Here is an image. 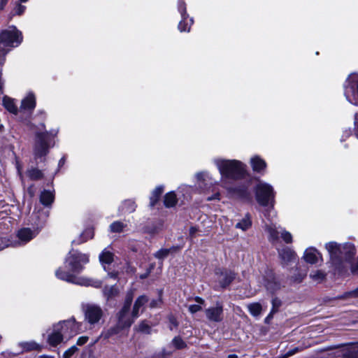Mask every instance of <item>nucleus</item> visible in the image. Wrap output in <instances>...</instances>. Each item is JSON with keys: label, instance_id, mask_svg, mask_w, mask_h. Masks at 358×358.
<instances>
[{"label": "nucleus", "instance_id": "nucleus-1", "mask_svg": "<svg viewBox=\"0 0 358 358\" xmlns=\"http://www.w3.org/2000/svg\"><path fill=\"white\" fill-rule=\"evenodd\" d=\"M213 162L221 175L222 186L238 198L248 199L250 192L247 187H233L230 184L231 180L245 177L247 173L246 165L235 159H215Z\"/></svg>", "mask_w": 358, "mask_h": 358}, {"label": "nucleus", "instance_id": "nucleus-2", "mask_svg": "<svg viewBox=\"0 0 358 358\" xmlns=\"http://www.w3.org/2000/svg\"><path fill=\"white\" fill-rule=\"evenodd\" d=\"M325 247L335 269L341 273L346 272L356 255L355 245L350 243L341 245L336 242H329Z\"/></svg>", "mask_w": 358, "mask_h": 358}, {"label": "nucleus", "instance_id": "nucleus-3", "mask_svg": "<svg viewBox=\"0 0 358 358\" xmlns=\"http://www.w3.org/2000/svg\"><path fill=\"white\" fill-rule=\"evenodd\" d=\"M23 40L22 32L16 27L10 26L0 33V64H3L6 54L19 46Z\"/></svg>", "mask_w": 358, "mask_h": 358}, {"label": "nucleus", "instance_id": "nucleus-4", "mask_svg": "<svg viewBox=\"0 0 358 358\" xmlns=\"http://www.w3.org/2000/svg\"><path fill=\"white\" fill-rule=\"evenodd\" d=\"M133 301V291L127 294L124 306L118 313V322L117 327H112L107 331L106 336L107 338L116 334L120 329L129 327L136 317H134L132 313L130 314V307Z\"/></svg>", "mask_w": 358, "mask_h": 358}, {"label": "nucleus", "instance_id": "nucleus-5", "mask_svg": "<svg viewBox=\"0 0 358 358\" xmlns=\"http://www.w3.org/2000/svg\"><path fill=\"white\" fill-rule=\"evenodd\" d=\"M57 133L58 129L36 132V143L34 150L36 159L41 158L48 153L50 148L54 145L51 138L57 136Z\"/></svg>", "mask_w": 358, "mask_h": 358}, {"label": "nucleus", "instance_id": "nucleus-6", "mask_svg": "<svg viewBox=\"0 0 358 358\" xmlns=\"http://www.w3.org/2000/svg\"><path fill=\"white\" fill-rule=\"evenodd\" d=\"M55 275L57 278L81 286H91L95 288L101 287L102 282L99 280L86 278L84 276H77L71 273L64 271L62 268H58Z\"/></svg>", "mask_w": 358, "mask_h": 358}, {"label": "nucleus", "instance_id": "nucleus-7", "mask_svg": "<svg viewBox=\"0 0 358 358\" xmlns=\"http://www.w3.org/2000/svg\"><path fill=\"white\" fill-rule=\"evenodd\" d=\"M256 199L258 203L264 207L273 208L275 193L273 187L264 182H259L255 188Z\"/></svg>", "mask_w": 358, "mask_h": 358}, {"label": "nucleus", "instance_id": "nucleus-8", "mask_svg": "<svg viewBox=\"0 0 358 358\" xmlns=\"http://www.w3.org/2000/svg\"><path fill=\"white\" fill-rule=\"evenodd\" d=\"M344 96L346 100L355 106H358V74L349 75L343 84Z\"/></svg>", "mask_w": 358, "mask_h": 358}, {"label": "nucleus", "instance_id": "nucleus-9", "mask_svg": "<svg viewBox=\"0 0 358 358\" xmlns=\"http://www.w3.org/2000/svg\"><path fill=\"white\" fill-rule=\"evenodd\" d=\"M89 262V256L78 251L70 252L66 258L65 267L72 273H80L83 269V264Z\"/></svg>", "mask_w": 358, "mask_h": 358}, {"label": "nucleus", "instance_id": "nucleus-10", "mask_svg": "<svg viewBox=\"0 0 358 358\" xmlns=\"http://www.w3.org/2000/svg\"><path fill=\"white\" fill-rule=\"evenodd\" d=\"M55 326L61 327L59 331L64 334V338L66 341L69 340L81 331V324L77 322L74 317L61 321L55 324Z\"/></svg>", "mask_w": 358, "mask_h": 358}, {"label": "nucleus", "instance_id": "nucleus-11", "mask_svg": "<svg viewBox=\"0 0 358 358\" xmlns=\"http://www.w3.org/2000/svg\"><path fill=\"white\" fill-rule=\"evenodd\" d=\"M178 10L182 18L178 24V29L181 32H189L194 20L193 18H189V15L186 12V3L184 0H178Z\"/></svg>", "mask_w": 358, "mask_h": 358}, {"label": "nucleus", "instance_id": "nucleus-12", "mask_svg": "<svg viewBox=\"0 0 358 358\" xmlns=\"http://www.w3.org/2000/svg\"><path fill=\"white\" fill-rule=\"evenodd\" d=\"M103 316V310L99 306L90 304L85 310L86 321L91 325H94L100 321Z\"/></svg>", "mask_w": 358, "mask_h": 358}, {"label": "nucleus", "instance_id": "nucleus-13", "mask_svg": "<svg viewBox=\"0 0 358 358\" xmlns=\"http://www.w3.org/2000/svg\"><path fill=\"white\" fill-rule=\"evenodd\" d=\"M206 318L210 322H220L223 320V306L217 302L215 306L209 307L205 310Z\"/></svg>", "mask_w": 358, "mask_h": 358}, {"label": "nucleus", "instance_id": "nucleus-14", "mask_svg": "<svg viewBox=\"0 0 358 358\" xmlns=\"http://www.w3.org/2000/svg\"><path fill=\"white\" fill-rule=\"evenodd\" d=\"M17 345L20 348V350L17 352V354L33 350L40 351L41 350V345L34 341L20 342ZM16 355L17 353L15 354L8 352L2 353V355L6 358H13Z\"/></svg>", "mask_w": 358, "mask_h": 358}, {"label": "nucleus", "instance_id": "nucleus-15", "mask_svg": "<svg viewBox=\"0 0 358 358\" xmlns=\"http://www.w3.org/2000/svg\"><path fill=\"white\" fill-rule=\"evenodd\" d=\"M197 185L203 192L207 191L210 187L217 184L208 172L203 171L196 174Z\"/></svg>", "mask_w": 358, "mask_h": 358}, {"label": "nucleus", "instance_id": "nucleus-16", "mask_svg": "<svg viewBox=\"0 0 358 358\" xmlns=\"http://www.w3.org/2000/svg\"><path fill=\"white\" fill-rule=\"evenodd\" d=\"M278 255L282 267H286L296 260L295 252L289 248L278 250Z\"/></svg>", "mask_w": 358, "mask_h": 358}, {"label": "nucleus", "instance_id": "nucleus-17", "mask_svg": "<svg viewBox=\"0 0 358 358\" xmlns=\"http://www.w3.org/2000/svg\"><path fill=\"white\" fill-rule=\"evenodd\" d=\"M217 279L220 285L222 288H225L235 279L236 274L234 272L229 270L218 269L216 273Z\"/></svg>", "mask_w": 358, "mask_h": 358}, {"label": "nucleus", "instance_id": "nucleus-18", "mask_svg": "<svg viewBox=\"0 0 358 358\" xmlns=\"http://www.w3.org/2000/svg\"><path fill=\"white\" fill-rule=\"evenodd\" d=\"M38 233L37 229L22 228L17 231V236L19 239V245H24L33 239Z\"/></svg>", "mask_w": 358, "mask_h": 358}, {"label": "nucleus", "instance_id": "nucleus-19", "mask_svg": "<svg viewBox=\"0 0 358 358\" xmlns=\"http://www.w3.org/2000/svg\"><path fill=\"white\" fill-rule=\"evenodd\" d=\"M60 329L59 326H55V324L52 326V332L48 336V342L50 345L56 346L64 341L65 338H64V334L59 331Z\"/></svg>", "mask_w": 358, "mask_h": 358}, {"label": "nucleus", "instance_id": "nucleus-20", "mask_svg": "<svg viewBox=\"0 0 358 358\" xmlns=\"http://www.w3.org/2000/svg\"><path fill=\"white\" fill-rule=\"evenodd\" d=\"M148 301V298L145 295H141L136 299L132 309V315L134 317H138L140 315V313L143 311L145 305Z\"/></svg>", "mask_w": 358, "mask_h": 358}, {"label": "nucleus", "instance_id": "nucleus-21", "mask_svg": "<svg viewBox=\"0 0 358 358\" xmlns=\"http://www.w3.org/2000/svg\"><path fill=\"white\" fill-rule=\"evenodd\" d=\"M304 260L309 264H316L320 259H322L320 253L315 248H307L303 254Z\"/></svg>", "mask_w": 358, "mask_h": 358}, {"label": "nucleus", "instance_id": "nucleus-22", "mask_svg": "<svg viewBox=\"0 0 358 358\" xmlns=\"http://www.w3.org/2000/svg\"><path fill=\"white\" fill-rule=\"evenodd\" d=\"M250 165L255 172L259 173H264L266 168V162L257 155L251 157Z\"/></svg>", "mask_w": 358, "mask_h": 358}, {"label": "nucleus", "instance_id": "nucleus-23", "mask_svg": "<svg viewBox=\"0 0 358 358\" xmlns=\"http://www.w3.org/2000/svg\"><path fill=\"white\" fill-rule=\"evenodd\" d=\"M36 106V98L32 92L27 94L21 102L20 108L24 110H33Z\"/></svg>", "mask_w": 358, "mask_h": 358}, {"label": "nucleus", "instance_id": "nucleus-24", "mask_svg": "<svg viewBox=\"0 0 358 358\" xmlns=\"http://www.w3.org/2000/svg\"><path fill=\"white\" fill-rule=\"evenodd\" d=\"M281 228L277 227L275 224H271L266 225V231L268 234V239L271 242H277L279 239V234H280Z\"/></svg>", "mask_w": 358, "mask_h": 358}, {"label": "nucleus", "instance_id": "nucleus-25", "mask_svg": "<svg viewBox=\"0 0 358 358\" xmlns=\"http://www.w3.org/2000/svg\"><path fill=\"white\" fill-rule=\"evenodd\" d=\"M3 105L5 108L9 111L10 113L16 115L18 112V108L17 107L15 99L8 96H4L3 98Z\"/></svg>", "mask_w": 358, "mask_h": 358}, {"label": "nucleus", "instance_id": "nucleus-26", "mask_svg": "<svg viewBox=\"0 0 358 358\" xmlns=\"http://www.w3.org/2000/svg\"><path fill=\"white\" fill-rule=\"evenodd\" d=\"M113 254L109 251L107 248L104 249L99 255V261L104 269H106V265H109L113 262Z\"/></svg>", "mask_w": 358, "mask_h": 358}, {"label": "nucleus", "instance_id": "nucleus-27", "mask_svg": "<svg viewBox=\"0 0 358 358\" xmlns=\"http://www.w3.org/2000/svg\"><path fill=\"white\" fill-rule=\"evenodd\" d=\"M55 196L53 193L49 190L43 191L40 195V201L45 206H50L53 202Z\"/></svg>", "mask_w": 358, "mask_h": 358}, {"label": "nucleus", "instance_id": "nucleus-28", "mask_svg": "<svg viewBox=\"0 0 358 358\" xmlns=\"http://www.w3.org/2000/svg\"><path fill=\"white\" fill-rule=\"evenodd\" d=\"M343 358H358V343L349 345L343 354Z\"/></svg>", "mask_w": 358, "mask_h": 358}, {"label": "nucleus", "instance_id": "nucleus-29", "mask_svg": "<svg viewBox=\"0 0 358 358\" xmlns=\"http://www.w3.org/2000/svg\"><path fill=\"white\" fill-rule=\"evenodd\" d=\"M94 237V231L92 229H85L83 233L80 235V236L76 239L73 240V243L75 244H80L87 241L89 239H92Z\"/></svg>", "mask_w": 358, "mask_h": 358}, {"label": "nucleus", "instance_id": "nucleus-30", "mask_svg": "<svg viewBox=\"0 0 358 358\" xmlns=\"http://www.w3.org/2000/svg\"><path fill=\"white\" fill-rule=\"evenodd\" d=\"M251 225L252 221L250 220V217L249 215H246L240 222L236 223L235 227L244 231L250 228Z\"/></svg>", "mask_w": 358, "mask_h": 358}, {"label": "nucleus", "instance_id": "nucleus-31", "mask_svg": "<svg viewBox=\"0 0 358 358\" xmlns=\"http://www.w3.org/2000/svg\"><path fill=\"white\" fill-rule=\"evenodd\" d=\"M163 191L164 187L162 186H158L152 191L150 197V205L151 206H154L157 203Z\"/></svg>", "mask_w": 358, "mask_h": 358}, {"label": "nucleus", "instance_id": "nucleus-32", "mask_svg": "<svg viewBox=\"0 0 358 358\" xmlns=\"http://www.w3.org/2000/svg\"><path fill=\"white\" fill-rule=\"evenodd\" d=\"M164 205L167 208L174 206L177 203L176 195L174 192H170L164 196Z\"/></svg>", "mask_w": 358, "mask_h": 358}, {"label": "nucleus", "instance_id": "nucleus-33", "mask_svg": "<svg viewBox=\"0 0 358 358\" xmlns=\"http://www.w3.org/2000/svg\"><path fill=\"white\" fill-rule=\"evenodd\" d=\"M247 307L250 313L254 317H258L262 313V306L259 303H249Z\"/></svg>", "mask_w": 358, "mask_h": 358}, {"label": "nucleus", "instance_id": "nucleus-34", "mask_svg": "<svg viewBox=\"0 0 358 358\" xmlns=\"http://www.w3.org/2000/svg\"><path fill=\"white\" fill-rule=\"evenodd\" d=\"M194 300L198 304L190 305L188 307L189 311L192 314L201 310H202L201 305H203L205 303L204 300L199 296L195 297Z\"/></svg>", "mask_w": 358, "mask_h": 358}, {"label": "nucleus", "instance_id": "nucleus-35", "mask_svg": "<svg viewBox=\"0 0 358 358\" xmlns=\"http://www.w3.org/2000/svg\"><path fill=\"white\" fill-rule=\"evenodd\" d=\"M28 177L33 180H37L43 178V173L36 168H32L27 171Z\"/></svg>", "mask_w": 358, "mask_h": 358}, {"label": "nucleus", "instance_id": "nucleus-36", "mask_svg": "<svg viewBox=\"0 0 358 358\" xmlns=\"http://www.w3.org/2000/svg\"><path fill=\"white\" fill-rule=\"evenodd\" d=\"M127 227V224H124L122 222L116 221L113 222L110 225V230L111 232L114 233H120L122 232L124 230V228Z\"/></svg>", "mask_w": 358, "mask_h": 358}, {"label": "nucleus", "instance_id": "nucleus-37", "mask_svg": "<svg viewBox=\"0 0 358 358\" xmlns=\"http://www.w3.org/2000/svg\"><path fill=\"white\" fill-rule=\"evenodd\" d=\"M135 209L136 204L132 200H126L122 206V210L124 213H131L134 212Z\"/></svg>", "mask_w": 358, "mask_h": 358}, {"label": "nucleus", "instance_id": "nucleus-38", "mask_svg": "<svg viewBox=\"0 0 358 358\" xmlns=\"http://www.w3.org/2000/svg\"><path fill=\"white\" fill-rule=\"evenodd\" d=\"M295 271H296L297 273H294L293 275H292L291 280L293 282H296V283L301 282L303 280V279L304 278V277L306 275V273L301 272V271H298L297 268L295 269Z\"/></svg>", "mask_w": 358, "mask_h": 358}, {"label": "nucleus", "instance_id": "nucleus-39", "mask_svg": "<svg viewBox=\"0 0 358 358\" xmlns=\"http://www.w3.org/2000/svg\"><path fill=\"white\" fill-rule=\"evenodd\" d=\"M173 249H161L155 254V257L159 259H163L169 255Z\"/></svg>", "mask_w": 358, "mask_h": 358}, {"label": "nucleus", "instance_id": "nucleus-40", "mask_svg": "<svg viewBox=\"0 0 358 358\" xmlns=\"http://www.w3.org/2000/svg\"><path fill=\"white\" fill-rule=\"evenodd\" d=\"M103 294L108 298L113 297L117 292L116 288L113 286H106L103 288Z\"/></svg>", "mask_w": 358, "mask_h": 358}, {"label": "nucleus", "instance_id": "nucleus-41", "mask_svg": "<svg viewBox=\"0 0 358 358\" xmlns=\"http://www.w3.org/2000/svg\"><path fill=\"white\" fill-rule=\"evenodd\" d=\"M310 276L313 280L320 282L325 278V274L322 271H316L311 273Z\"/></svg>", "mask_w": 358, "mask_h": 358}, {"label": "nucleus", "instance_id": "nucleus-42", "mask_svg": "<svg viewBox=\"0 0 358 358\" xmlns=\"http://www.w3.org/2000/svg\"><path fill=\"white\" fill-rule=\"evenodd\" d=\"M172 343L177 349H182L186 347V343L180 337H175L172 341Z\"/></svg>", "mask_w": 358, "mask_h": 358}, {"label": "nucleus", "instance_id": "nucleus-43", "mask_svg": "<svg viewBox=\"0 0 358 358\" xmlns=\"http://www.w3.org/2000/svg\"><path fill=\"white\" fill-rule=\"evenodd\" d=\"M265 287L268 291L273 292L280 288V285L275 281H267L265 283Z\"/></svg>", "mask_w": 358, "mask_h": 358}, {"label": "nucleus", "instance_id": "nucleus-44", "mask_svg": "<svg viewBox=\"0 0 358 358\" xmlns=\"http://www.w3.org/2000/svg\"><path fill=\"white\" fill-rule=\"evenodd\" d=\"M280 235L281 238L284 240L285 242H286L287 243H292V236L289 232L287 231L285 229H280Z\"/></svg>", "mask_w": 358, "mask_h": 358}, {"label": "nucleus", "instance_id": "nucleus-45", "mask_svg": "<svg viewBox=\"0 0 358 358\" xmlns=\"http://www.w3.org/2000/svg\"><path fill=\"white\" fill-rule=\"evenodd\" d=\"M272 309L271 313H275L278 310V308L280 307L282 302L278 298H273L272 299Z\"/></svg>", "mask_w": 358, "mask_h": 358}, {"label": "nucleus", "instance_id": "nucleus-46", "mask_svg": "<svg viewBox=\"0 0 358 358\" xmlns=\"http://www.w3.org/2000/svg\"><path fill=\"white\" fill-rule=\"evenodd\" d=\"M168 319H169V329L171 330H173V329L177 328V327L178 326V322L176 318L173 315H169Z\"/></svg>", "mask_w": 358, "mask_h": 358}, {"label": "nucleus", "instance_id": "nucleus-47", "mask_svg": "<svg viewBox=\"0 0 358 358\" xmlns=\"http://www.w3.org/2000/svg\"><path fill=\"white\" fill-rule=\"evenodd\" d=\"M10 245H13L9 239H7L6 238H0V251Z\"/></svg>", "mask_w": 358, "mask_h": 358}, {"label": "nucleus", "instance_id": "nucleus-48", "mask_svg": "<svg viewBox=\"0 0 358 358\" xmlns=\"http://www.w3.org/2000/svg\"><path fill=\"white\" fill-rule=\"evenodd\" d=\"M78 350L76 345H73L66 350L63 354V358H70Z\"/></svg>", "mask_w": 358, "mask_h": 358}, {"label": "nucleus", "instance_id": "nucleus-49", "mask_svg": "<svg viewBox=\"0 0 358 358\" xmlns=\"http://www.w3.org/2000/svg\"><path fill=\"white\" fill-rule=\"evenodd\" d=\"M26 10V6L21 4H17L14 8L13 15H21Z\"/></svg>", "mask_w": 358, "mask_h": 358}, {"label": "nucleus", "instance_id": "nucleus-50", "mask_svg": "<svg viewBox=\"0 0 358 358\" xmlns=\"http://www.w3.org/2000/svg\"><path fill=\"white\" fill-rule=\"evenodd\" d=\"M138 330L141 332L149 334L150 331V327L145 322H143L139 324Z\"/></svg>", "mask_w": 358, "mask_h": 358}, {"label": "nucleus", "instance_id": "nucleus-51", "mask_svg": "<svg viewBox=\"0 0 358 358\" xmlns=\"http://www.w3.org/2000/svg\"><path fill=\"white\" fill-rule=\"evenodd\" d=\"M171 352L166 351L165 349H163V350H162V351H160L159 352L156 354L155 357H158V358H166L168 356L171 355Z\"/></svg>", "mask_w": 358, "mask_h": 358}, {"label": "nucleus", "instance_id": "nucleus-52", "mask_svg": "<svg viewBox=\"0 0 358 358\" xmlns=\"http://www.w3.org/2000/svg\"><path fill=\"white\" fill-rule=\"evenodd\" d=\"M162 298L161 296L157 299H153L150 303V308H156L158 307L162 303Z\"/></svg>", "mask_w": 358, "mask_h": 358}, {"label": "nucleus", "instance_id": "nucleus-53", "mask_svg": "<svg viewBox=\"0 0 358 358\" xmlns=\"http://www.w3.org/2000/svg\"><path fill=\"white\" fill-rule=\"evenodd\" d=\"M88 341L87 336H80L78 338L76 344L78 345H83L85 344Z\"/></svg>", "mask_w": 358, "mask_h": 358}, {"label": "nucleus", "instance_id": "nucleus-54", "mask_svg": "<svg viewBox=\"0 0 358 358\" xmlns=\"http://www.w3.org/2000/svg\"><path fill=\"white\" fill-rule=\"evenodd\" d=\"M220 194L218 191H217L213 195L207 197L208 201H213V200H220Z\"/></svg>", "mask_w": 358, "mask_h": 358}, {"label": "nucleus", "instance_id": "nucleus-55", "mask_svg": "<svg viewBox=\"0 0 358 358\" xmlns=\"http://www.w3.org/2000/svg\"><path fill=\"white\" fill-rule=\"evenodd\" d=\"M355 132L356 137L358 138V113L355 115Z\"/></svg>", "mask_w": 358, "mask_h": 358}, {"label": "nucleus", "instance_id": "nucleus-56", "mask_svg": "<svg viewBox=\"0 0 358 358\" xmlns=\"http://www.w3.org/2000/svg\"><path fill=\"white\" fill-rule=\"evenodd\" d=\"M345 296H353V297H358V287L357 289H355V290L353 291H351V292H347L345 294Z\"/></svg>", "mask_w": 358, "mask_h": 358}, {"label": "nucleus", "instance_id": "nucleus-57", "mask_svg": "<svg viewBox=\"0 0 358 358\" xmlns=\"http://www.w3.org/2000/svg\"><path fill=\"white\" fill-rule=\"evenodd\" d=\"M8 0H0V10H3L7 4Z\"/></svg>", "mask_w": 358, "mask_h": 358}, {"label": "nucleus", "instance_id": "nucleus-58", "mask_svg": "<svg viewBox=\"0 0 358 358\" xmlns=\"http://www.w3.org/2000/svg\"><path fill=\"white\" fill-rule=\"evenodd\" d=\"M350 134H351L350 131H348V130L345 131L343 132V136H342L341 141H343L344 138H346V137L349 136Z\"/></svg>", "mask_w": 358, "mask_h": 358}, {"label": "nucleus", "instance_id": "nucleus-59", "mask_svg": "<svg viewBox=\"0 0 358 358\" xmlns=\"http://www.w3.org/2000/svg\"><path fill=\"white\" fill-rule=\"evenodd\" d=\"M197 231L196 228L192 227L189 229V234L191 236H193Z\"/></svg>", "mask_w": 358, "mask_h": 358}, {"label": "nucleus", "instance_id": "nucleus-60", "mask_svg": "<svg viewBox=\"0 0 358 358\" xmlns=\"http://www.w3.org/2000/svg\"><path fill=\"white\" fill-rule=\"evenodd\" d=\"M64 163H65V158L64 157L61 158L58 163L59 167L62 166L64 164Z\"/></svg>", "mask_w": 358, "mask_h": 358}, {"label": "nucleus", "instance_id": "nucleus-61", "mask_svg": "<svg viewBox=\"0 0 358 358\" xmlns=\"http://www.w3.org/2000/svg\"><path fill=\"white\" fill-rule=\"evenodd\" d=\"M108 275L112 278H116L117 274L115 273H109Z\"/></svg>", "mask_w": 358, "mask_h": 358}, {"label": "nucleus", "instance_id": "nucleus-62", "mask_svg": "<svg viewBox=\"0 0 358 358\" xmlns=\"http://www.w3.org/2000/svg\"><path fill=\"white\" fill-rule=\"evenodd\" d=\"M273 314L271 312L269 313V315L266 317L265 320L267 322L269 319H271L273 317Z\"/></svg>", "mask_w": 358, "mask_h": 358}, {"label": "nucleus", "instance_id": "nucleus-63", "mask_svg": "<svg viewBox=\"0 0 358 358\" xmlns=\"http://www.w3.org/2000/svg\"><path fill=\"white\" fill-rule=\"evenodd\" d=\"M38 358H54V357L52 356H49V355H41Z\"/></svg>", "mask_w": 358, "mask_h": 358}, {"label": "nucleus", "instance_id": "nucleus-64", "mask_svg": "<svg viewBox=\"0 0 358 358\" xmlns=\"http://www.w3.org/2000/svg\"><path fill=\"white\" fill-rule=\"evenodd\" d=\"M228 358H238V357L236 355H230Z\"/></svg>", "mask_w": 358, "mask_h": 358}]
</instances>
